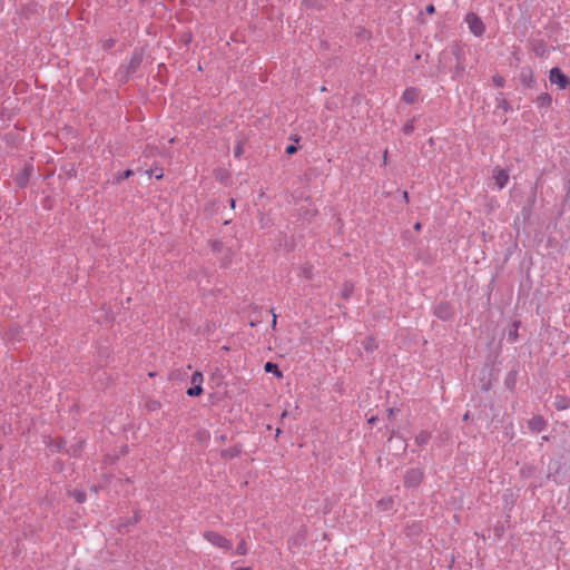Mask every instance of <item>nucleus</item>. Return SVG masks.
Wrapping results in <instances>:
<instances>
[{
    "mask_svg": "<svg viewBox=\"0 0 570 570\" xmlns=\"http://www.w3.org/2000/svg\"><path fill=\"white\" fill-rule=\"evenodd\" d=\"M204 539L210 544L224 550L230 551L233 548L232 540L220 534L217 531L208 530L203 533Z\"/></svg>",
    "mask_w": 570,
    "mask_h": 570,
    "instance_id": "1",
    "label": "nucleus"
},
{
    "mask_svg": "<svg viewBox=\"0 0 570 570\" xmlns=\"http://www.w3.org/2000/svg\"><path fill=\"white\" fill-rule=\"evenodd\" d=\"M465 22H466V24L469 27V30L475 37H481L484 33L485 26H484L483 21L481 20V18L476 13L469 12L465 16Z\"/></svg>",
    "mask_w": 570,
    "mask_h": 570,
    "instance_id": "2",
    "label": "nucleus"
},
{
    "mask_svg": "<svg viewBox=\"0 0 570 570\" xmlns=\"http://www.w3.org/2000/svg\"><path fill=\"white\" fill-rule=\"evenodd\" d=\"M549 80L552 85H557L559 89H566L570 85V79L557 67L550 70Z\"/></svg>",
    "mask_w": 570,
    "mask_h": 570,
    "instance_id": "3",
    "label": "nucleus"
},
{
    "mask_svg": "<svg viewBox=\"0 0 570 570\" xmlns=\"http://www.w3.org/2000/svg\"><path fill=\"white\" fill-rule=\"evenodd\" d=\"M190 382L193 384L191 387H189L187 390V395L188 396H199L200 394H203V383H204V375L202 372H195L193 375H191V379H190Z\"/></svg>",
    "mask_w": 570,
    "mask_h": 570,
    "instance_id": "4",
    "label": "nucleus"
},
{
    "mask_svg": "<svg viewBox=\"0 0 570 570\" xmlns=\"http://www.w3.org/2000/svg\"><path fill=\"white\" fill-rule=\"evenodd\" d=\"M492 178L498 189H503L509 181V173L505 169L495 167L492 173Z\"/></svg>",
    "mask_w": 570,
    "mask_h": 570,
    "instance_id": "5",
    "label": "nucleus"
},
{
    "mask_svg": "<svg viewBox=\"0 0 570 570\" xmlns=\"http://www.w3.org/2000/svg\"><path fill=\"white\" fill-rule=\"evenodd\" d=\"M423 479V472L419 469H411L406 472L404 483L406 487H416Z\"/></svg>",
    "mask_w": 570,
    "mask_h": 570,
    "instance_id": "6",
    "label": "nucleus"
},
{
    "mask_svg": "<svg viewBox=\"0 0 570 570\" xmlns=\"http://www.w3.org/2000/svg\"><path fill=\"white\" fill-rule=\"evenodd\" d=\"M421 91L416 87H407L403 94H402V100L407 104L412 105L419 101Z\"/></svg>",
    "mask_w": 570,
    "mask_h": 570,
    "instance_id": "7",
    "label": "nucleus"
},
{
    "mask_svg": "<svg viewBox=\"0 0 570 570\" xmlns=\"http://www.w3.org/2000/svg\"><path fill=\"white\" fill-rule=\"evenodd\" d=\"M546 420L541 415H534L528 422L529 429L534 433L543 431L546 429Z\"/></svg>",
    "mask_w": 570,
    "mask_h": 570,
    "instance_id": "8",
    "label": "nucleus"
},
{
    "mask_svg": "<svg viewBox=\"0 0 570 570\" xmlns=\"http://www.w3.org/2000/svg\"><path fill=\"white\" fill-rule=\"evenodd\" d=\"M32 170V167L31 166H27L24 167L22 174H19L17 176V183L19 186H24L30 177V173Z\"/></svg>",
    "mask_w": 570,
    "mask_h": 570,
    "instance_id": "9",
    "label": "nucleus"
},
{
    "mask_svg": "<svg viewBox=\"0 0 570 570\" xmlns=\"http://www.w3.org/2000/svg\"><path fill=\"white\" fill-rule=\"evenodd\" d=\"M354 291V285L351 283V282H345L342 287H341V291H340V295L341 297H343L344 299H347L351 297L352 293Z\"/></svg>",
    "mask_w": 570,
    "mask_h": 570,
    "instance_id": "10",
    "label": "nucleus"
},
{
    "mask_svg": "<svg viewBox=\"0 0 570 570\" xmlns=\"http://www.w3.org/2000/svg\"><path fill=\"white\" fill-rule=\"evenodd\" d=\"M264 370L267 373H274L278 379L283 377V373L279 371L278 365L272 362H267L264 365Z\"/></svg>",
    "mask_w": 570,
    "mask_h": 570,
    "instance_id": "11",
    "label": "nucleus"
},
{
    "mask_svg": "<svg viewBox=\"0 0 570 570\" xmlns=\"http://www.w3.org/2000/svg\"><path fill=\"white\" fill-rule=\"evenodd\" d=\"M247 552H248V546H247V542H246L244 539H242V540L238 542L237 547H236L235 553H236L237 556H246V554H247Z\"/></svg>",
    "mask_w": 570,
    "mask_h": 570,
    "instance_id": "12",
    "label": "nucleus"
},
{
    "mask_svg": "<svg viewBox=\"0 0 570 570\" xmlns=\"http://www.w3.org/2000/svg\"><path fill=\"white\" fill-rule=\"evenodd\" d=\"M537 101L540 107H549L551 105V97L548 94H542L538 97Z\"/></svg>",
    "mask_w": 570,
    "mask_h": 570,
    "instance_id": "13",
    "label": "nucleus"
},
{
    "mask_svg": "<svg viewBox=\"0 0 570 570\" xmlns=\"http://www.w3.org/2000/svg\"><path fill=\"white\" fill-rule=\"evenodd\" d=\"M415 129L414 119L407 120L402 127V132L404 135H411Z\"/></svg>",
    "mask_w": 570,
    "mask_h": 570,
    "instance_id": "14",
    "label": "nucleus"
},
{
    "mask_svg": "<svg viewBox=\"0 0 570 570\" xmlns=\"http://www.w3.org/2000/svg\"><path fill=\"white\" fill-rule=\"evenodd\" d=\"M430 440V434L428 432H421L415 438V443L419 445H425Z\"/></svg>",
    "mask_w": 570,
    "mask_h": 570,
    "instance_id": "15",
    "label": "nucleus"
},
{
    "mask_svg": "<svg viewBox=\"0 0 570 570\" xmlns=\"http://www.w3.org/2000/svg\"><path fill=\"white\" fill-rule=\"evenodd\" d=\"M393 504V501L391 498H386V499H381L379 502H377V507L383 510V511H386L389 509H391Z\"/></svg>",
    "mask_w": 570,
    "mask_h": 570,
    "instance_id": "16",
    "label": "nucleus"
},
{
    "mask_svg": "<svg viewBox=\"0 0 570 570\" xmlns=\"http://www.w3.org/2000/svg\"><path fill=\"white\" fill-rule=\"evenodd\" d=\"M570 405V402L567 399L560 397L556 401V407L559 410H566Z\"/></svg>",
    "mask_w": 570,
    "mask_h": 570,
    "instance_id": "17",
    "label": "nucleus"
},
{
    "mask_svg": "<svg viewBox=\"0 0 570 570\" xmlns=\"http://www.w3.org/2000/svg\"><path fill=\"white\" fill-rule=\"evenodd\" d=\"M448 306L446 305H440L438 306L436 311H435V315L438 317H441V318H446L448 317Z\"/></svg>",
    "mask_w": 570,
    "mask_h": 570,
    "instance_id": "18",
    "label": "nucleus"
},
{
    "mask_svg": "<svg viewBox=\"0 0 570 570\" xmlns=\"http://www.w3.org/2000/svg\"><path fill=\"white\" fill-rule=\"evenodd\" d=\"M48 445L51 448L52 451H60L63 445H65V442L62 440H57V441H52L51 443H48Z\"/></svg>",
    "mask_w": 570,
    "mask_h": 570,
    "instance_id": "19",
    "label": "nucleus"
},
{
    "mask_svg": "<svg viewBox=\"0 0 570 570\" xmlns=\"http://www.w3.org/2000/svg\"><path fill=\"white\" fill-rule=\"evenodd\" d=\"M72 495L76 499V501L79 503L85 502L87 499L86 493L83 491L76 490V491H73Z\"/></svg>",
    "mask_w": 570,
    "mask_h": 570,
    "instance_id": "20",
    "label": "nucleus"
},
{
    "mask_svg": "<svg viewBox=\"0 0 570 570\" xmlns=\"http://www.w3.org/2000/svg\"><path fill=\"white\" fill-rule=\"evenodd\" d=\"M522 81L528 86H530L533 82V76L531 70H529L527 75L522 73Z\"/></svg>",
    "mask_w": 570,
    "mask_h": 570,
    "instance_id": "21",
    "label": "nucleus"
},
{
    "mask_svg": "<svg viewBox=\"0 0 570 570\" xmlns=\"http://www.w3.org/2000/svg\"><path fill=\"white\" fill-rule=\"evenodd\" d=\"M132 175H134V171L131 169H127L117 176V180L127 179V178L131 177Z\"/></svg>",
    "mask_w": 570,
    "mask_h": 570,
    "instance_id": "22",
    "label": "nucleus"
},
{
    "mask_svg": "<svg viewBox=\"0 0 570 570\" xmlns=\"http://www.w3.org/2000/svg\"><path fill=\"white\" fill-rule=\"evenodd\" d=\"M374 347H376L375 341L373 338H368L367 343L365 344V350L372 351Z\"/></svg>",
    "mask_w": 570,
    "mask_h": 570,
    "instance_id": "23",
    "label": "nucleus"
},
{
    "mask_svg": "<svg viewBox=\"0 0 570 570\" xmlns=\"http://www.w3.org/2000/svg\"><path fill=\"white\" fill-rule=\"evenodd\" d=\"M296 150H297V148L294 145H289L286 147V154H288V155L295 154Z\"/></svg>",
    "mask_w": 570,
    "mask_h": 570,
    "instance_id": "24",
    "label": "nucleus"
},
{
    "mask_svg": "<svg viewBox=\"0 0 570 570\" xmlns=\"http://www.w3.org/2000/svg\"><path fill=\"white\" fill-rule=\"evenodd\" d=\"M493 81L497 86H503V79L501 77H493Z\"/></svg>",
    "mask_w": 570,
    "mask_h": 570,
    "instance_id": "25",
    "label": "nucleus"
},
{
    "mask_svg": "<svg viewBox=\"0 0 570 570\" xmlns=\"http://www.w3.org/2000/svg\"><path fill=\"white\" fill-rule=\"evenodd\" d=\"M426 12H428V13H430V14L434 13V12H435V8H434V6H433V4H429V6L426 7Z\"/></svg>",
    "mask_w": 570,
    "mask_h": 570,
    "instance_id": "26",
    "label": "nucleus"
},
{
    "mask_svg": "<svg viewBox=\"0 0 570 570\" xmlns=\"http://www.w3.org/2000/svg\"><path fill=\"white\" fill-rule=\"evenodd\" d=\"M242 153H243L242 146H237V148L235 149V156L239 157L242 155Z\"/></svg>",
    "mask_w": 570,
    "mask_h": 570,
    "instance_id": "27",
    "label": "nucleus"
},
{
    "mask_svg": "<svg viewBox=\"0 0 570 570\" xmlns=\"http://www.w3.org/2000/svg\"><path fill=\"white\" fill-rule=\"evenodd\" d=\"M276 324H277V315L274 313V314H273V322H272V326L275 328Z\"/></svg>",
    "mask_w": 570,
    "mask_h": 570,
    "instance_id": "28",
    "label": "nucleus"
},
{
    "mask_svg": "<svg viewBox=\"0 0 570 570\" xmlns=\"http://www.w3.org/2000/svg\"><path fill=\"white\" fill-rule=\"evenodd\" d=\"M387 412H389V417H392L395 414L396 411H395V409L391 407V409H389Z\"/></svg>",
    "mask_w": 570,
    "mask_h": 570,
    "instance_id": "29",
    "label": "nucleus"
},
{
    "mask_svg": "<svg viewBox=\"0 0 570 570\" xmlns=\"http://www.w3.org/2000/svg\"><path fill=\"white\" fill-rule=\"evenodd\" d=\"M235 570H253L252 567H238Z\"/></svg>",
    "mask_w": 570,
    "mask_h": 570,
    "instance_id": "30",
    "label": "nucleus"
},
{
    "mask_svg": "<svg viewBox=\"0 0 570 570\" xmlns=\"http://www.w3.org/2000/svg\"><path fill=\"white\" fill-rule=\"evenodd\" d=\"M376 421H377V417H375V416H372L371 419H368L370 424H374Z\"/></svg>",
    "mask_w": 570,
    "mask_h": 570,
    "instance_id": "31",
    "label": "nucleus"
},
{
    "mask_svg": "<svg viewBox=\"0 0 570 570\" xmlns=\"http://www.w3.org/2000/svg\"><path fill=\"white\" fill-rule=\"evenodd\" d=\"M163 177H164V174H163L161 170L159 173H156V178L157 179H161Z\"/></svg>",
    "mask_w": 570,
    "mask_h": 570,
    "instance_id": "32",
    "label": "nucleus"
},
{
    "mask_svg": "<svg viewBox=\"0 0 570 570\" xmlns=\"http://www.w3.org/2000/svg\"><path fill=\"white\" fill-rule=\"evenodd\" d=\"M510 336H512L513 340L517 338V336H518L517 328L514 330V332L510 333Z\"/></svg>",
    "mask_w": 570,
    "mask_h": 570,
    "instance_id": "33",
    "label": "nucleus"
},
{
    "mask_svg": "<svg viewBox=\"0 0 570 570\" xmlns=\"http://www.w3.org/2000/svg\"><path fill=\"white\" fill-rule=\"evenodd\" d=\"M403 198L405 199L406 203L409 202V194H407V191L403 193Z\"/></svg>",
    "mask_w": 570,
    "mask_h": 570,
    "instance_id": "34",
    "label": "nucleus"
},
{
    "mask_svg": "<svg viewBox=\"0 0 570 570\" xmlns=\"http://www.w3.org/2000/svg\"><path fill=\"white\" fill-rule=\"evenodd\" d=\"M421 227H422V226H421V224H420V223H416V224L414 225V229H415V230H420V229H421Z\"/></svg>",
    "mask_w": 570,
    "mask_h": 570,
    "instance_id": "35",
    "label": "nucleus"
},
{
    "mask_svg": "<svg viewBox=\"0 0 570 570\" xmlns=\"http://www.w3.org/2000/svg\"><path fill=\"white\" fill-rule=\"evenodd\" d=\"M230 206H232V208H235V200L234 199L230 200Z\"/></svg>",
    "mask_w": 570,
    "mask_h": 570,
    "instance_id": "36",
    "label": "nucleus"
},
{
    "mask_svg": "<svg viewBox=\"0 0 570 570\" xmlns=\"http://www.w3.org/2000/svg\"><path fill=\"white\" fill-rule=\"evenodd\" d=\"M469 419V414L466 413L464 416H463V420H468Z\"/></svg>",
    "mask_w": 570,
    "mask_h": 570,
    "instance_id": "37",
    "label": "nucleus"
},
{
    "mask_svg": "<svg viewBox=\"0 0 570 570\" xmlns=\"http://www.w3.org/2000/svg\"><path fill=\"white\" fill-rule=\"evenodd\" d=\"M276 435H281V430L279 429H277Z\"/></svg>",
    "mask_w": 570,
    "mask_h": 570,
    "instance_id": "38",
    "label": "nucleus"
}]
</instances>
